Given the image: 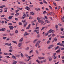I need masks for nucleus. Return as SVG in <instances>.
Instances as JSON below:
<instances>
[{
	"label": "nucleus",
	"instance_id": "obj_42",
	"mask_svg": "<svg viewBox=\"0 0 64 64\" xmlns=\"http://www.w3.org/2000/svg\"><path fill=\"white\" fill-rule=\"evenodd\" d=\"M60 52V50H58L56 52V53H59Z\"/></svg>",
	"mask_w": 64,
	"mask_h": 64
},
{
	"label": "nucleus",
	"instance_id": "obj_22",
	"mask_svg": "<svg viewBox=\"0 0 64 64\" xmlns=\"http://www.w3.org/2000/svg\"><path fill=\"white\" fill-rule=\"evenodd\" d=\"M4 54V55H9V54H8L7 53H5Z\"/></svg>",
	"mask_w": 64,
	"mask_h": 64
},
{
	"label": "nucleus",
	"instance_id": "obj_37",
	"mask_svg": "<svg viewBox=\"0 0 64 64\" xmlns=\"http://www.w3.org/2000/svg\"><path fill=\"white\" fill-rule=\"evenodd\" d=\"M49 60L50 61H52V58H49Z\"/></svg>",
	"mask_w": 64,
	"mask_h": 64
},
{
	"label": "nucleus",
	"instance_id": "obj_51",
	"mask_svg": "<svg viewBox=\"0 0 64 64\" xmlns=\"http://www.w3.org/2000/svg\"><path fill=\"white\" fill-rule=\"evenodd\" d=\"M53 4H54V6H56V3H54V2H53Z\"/></svg>",
	"mask_w": 64,
	"mask_h": 64
},
{
	"label": "nucleus",
	"instance_id": "obj_46",
	"mask_svg": "<svg viewBox=\"0 0 64 64\" xmlns=\"http://www.w3.org/2000/svg\"><path fill=\"white\" fill-rule=\"evenodd\" d=\"M27 32H25V33L24 34V36H27Z\"/></svg>",
	"mask_w": 64,
	"mask_h": 64
},
{
	"label": "nucleus",
	"instance_id": "obj_10",
	"mask_svg": "<svg viewBox=\"0 0 64 64\" xmlns=\"http://www.w3.org/2000/svg\"><path fill=\"white\" fill-rule=\"evenodd\" d=\"M4 7H5V5H3L2 6H0V8L1 9H3Z\"/></svg>",
	"mask_w": 64,
	"mask_h": 64
},
{
	"label": "nucleus",
	"instance_id": "obj_41",
	"mask_svg": "<svg viewBox=\"0 0 64 64\" xmlns=\"http://www.w3.org/2000/svg\"><path fill=\"white\" fill-rule=\"evenodd\" d=\"M9 28H14V26H9Z\"/></svg>",
	"mask_w": 64,
	"mask_h": 64
},
{
	"label": "nucleus",
	"instance_id": "obj_55",
	"mask_svg": "<svg viewBox=\"0 0 64 64\" xmlns=\"http://www.w3.org/2000/svg\"><path fill=\"white\" fill-rule=\"evenodd\" d=\"M51 36H52V34H50V35L48 36V37H51Z\"/></svg>",
	"mask_w": 64,
	"mask_h": 64
},
{
	"label": "nucleus",
	"instance_id": "obj_29",
	"mask_svg": "<svg viewBox=\"0 0 64 64\" xmlns=\"http://www.w3.org/2000/svg\"><path fill=\"white\" fill-rule=\"evenodd\" d=\"M15 33L16 34H17L18 33V31L17 30H16L15 31Z\"/></svg>",
	"mask_w": 64,
	"mask_h": 64
},
{
	"label": "nucleus",
	"instance_id": "obj_21",
	"mask_svg": "<svg viewBox=\"0 0 64 64\" xmlns=\"http://www.w3.org/2000/svg\"><path fill=\"white\" fill-rule=\"evenodd\" d=\"M27 24H28L27 22L25 24H24V27H26V26H27Z\"/></svg>",
	"mask_w": 64,
	"mask_h": 64
},
{
	"label": "nucleus",
	"instance_id": "obj_24",
	"mask_svg": "<svg viewBox=\"0 0 64 64\" xmlns=\"http://www.w3.org/2000/svg\"><path fill=\"white\" fill-rule=\"evenodd\" d=\"M39 31V30H36L34 31V32H38V31Z\"/></svg>",
	"mask_w": 64,
	"mask_h": 64
},
{
	"label": "nucleus",
	"instance_id": "obj_4",
	"mask_svg": "<svg viewBox=\"0 0 64 64\" xmlns=\"http://www.w3.org/2000/svg\"><path fill=\"white\" fill-rule=\"evenodd\" d=\"M22 45V43H20L18 44V46L19 47H21Z\"/></svg>",
	"mask_w": 64,
	"mask_h": 64
},
{
	"label": "nucleus",
	"instance_id": "obj_53",
	"mask_svg": "<svg viewBox=\"0 0 64 64\" xmlns=\"http://www.w3.org/2000/svg\"><path fill=\"white\" fill-rule=\"evenodd\" d=\"M7 39V37H4L3 38V39H4V40H5V39Z\"/></svg>",
	"mask_w": 64,
	"mask_h": 64
},
{
	"label": "nucleus",
	"instance_id": "obj_27",
	"mask_svg": "<svg viewBox=\"0 0 64 64\" xmlns=\"http://www.w3.org/2000/svg\"><path fill=\"white\" fill-rule=\"evenodd\" d=\"M20 56L21 57H24V55H23V54L22 53H21V54Z\"/></svg>",
	"mask_w": 64,
	"mask_h": 64
},
{
	"label": "nucleus",
	"instance_id": "obj_23",
	"mask_svg": "<svg viewBox=\"0 0 64 64\" xmlns=\"http://www.w3.org/2000/svg\"><path fill=\"white\" fill-rule=\"evenodd\" d=\"M54 41H56V42L57 41V38H54Z\"/></svg>",
	"mask_w": 64,
	"mask_h": 64
},
{
	"label": "nucleus",
	"instance_id": "obj_16",
	"mask_svg": "<svg viewBox=\"0 0 64 64\" xmlns=\"http://www.w3.org/2000/svg\"><path fill=\"white\" fill-rule=\"evenodd\" d=\"M52 14V12H50V13L47 14V15L48 16H50Z\"/></svg>",
	"mask_w": 64,
	"mask_h": 64
},
{
	"label": "nucleus",
	"instance_id": "obj_18",
	"mask_svg": "<svg viewBox=\"0 0 64 64\" xmlns=\"http://www.w3.org/2000/svg\"><path fill=\"white\" fill-rule=\"evenodd\" d=\"M43 2L44 4H47V2L45 0H43Z\"/></svg>",
	"mask_w": 64,
	"mask_h": 64
},
{
	"label": "nucleus",
	"instance_id": "obj_60",
	"mask_svg": "<svg viewBox=\"0 0 64 64\" xmlns=\"http://www.w3.org/2000/svg\"><path fill=\"white\" fill-rule=\"evenodd\" d=\"M61 50L62 51H64V48H61Z\"/></svg>",
	"mask_w": 64,
	"mask_h": 64
},
{
	"label": "nucleus",
	"instance_id": "obj_61",
	"mask_svg": "<svg viewBox=\"0 0 64 64\" xmlns=\"http://www.w3.org/2000/svg\"><path fill=\"white\" fill-rule=\"evenodd\" d=\"M45 41H46V39H44L42 40V41H43V42H45Z\"/></svg>",
	"mask_w": 64,
	"mask_h": 64
},
{
	"label": "nucleus",
	"instance_id": "obj_44",
	"mask_svg": "<svg viewBox=\"0 0 64 64\" xmlns=\"http://www.w3.org/2000/svg\"><path fill=\"white\" fill-rule=\"evenodd\" d=\"M38 42H37V44L36 45V46L37 47H38Z\"/></svg>",
	"mask_w": 64,
	"mask_h": 64
},
{
	"label": "nucleus",
	"instance_id": "obj_7",
	"mask_svg": "<svg viewBox=\"0 0 64 64\" xmlns=\"http://www.w3.org/2000/svg\"><path fill=\"white\" fill-rule=\"evenodd\" d=\"M26 10H28V11H29L30 9V8L28 6H26Z\"/></svg>",
	"mask_w": 64,
	"mask_h": 64
},
{
	"label": "nucleus",
	"instance_id": "obj_58",
	"mask_svg": "<svg viewBox=\"0 0 64 64\" xmlns=\"http://www.w3.org/2000/svg\"><path fill=\"white\" fill-rule=\"evenodd\" d=\"M44 18H45V19H46V20L48 19V18L46 16H45Z\"/></svg>",
	"mask_w": 64,
	"mask_h": 64
},
{
	"label": "nucleus",
	"instance_id": "obj_32",
	"mask_svg": "<svg viewBox=\"0 0 64 64\" xmlns=\"http://www.w3.org/2000/svg\"><path fill=\"white\" fill-rule=\"evenodd\" d=\"M20 15V13H19L16 14H15L16 16H18V15Z\"/></svg>",
	"mask_w": 64,
	"mask_h": 64
},
{
	"label": "nucleus",
	"instance_id": "obj_11",
	"mask_svg": "<svg viewBox=\"0 0 64 64\" xmlns=\"http://www.w3.org/2000/svg\"><path fill=\"white\" fill-rule=\"evenodd\" d=\"M23 38H21L20 40H19V42H22V41H23Z\"/></svg>",
	"mask_w": 64,
	"mask_h": 64
},
{
	"label": "nucleus",
	"instance_id": "obj_54",
	"mask_svg": "<svg viewBox=\"0 0 64 64\" xmlns=\"http://www.w3.org/2000/svg\"><path fill=\"white\" fill-rule=\"evenodd\" d=\"M37 19L38 20H41V18H39V17L37 18Z\"/></svg>",
	"mask_w": 64,
	"mask_h": 64
},
{
	"label": "nucleus",
	"instance_id": "obj_62",
	"mask_svg": "<svg viewBox=\"0 0 64 64\" xmlns=\"http://www.w3.org/2000/svg\"><path fill=\"white\" fill-rule=\"evenodd\" d=\"M50 41L48 40L47 42V44H49V43H50Z\"/></svg>",
	"mask_w": 64,
	"mask_h": 64
},
{
	"label": "nucleus",
	"instance_id": "obj_1",
	"mask_svg": "<svg viewBox=\"0 0 64 64\" xmlns=\"http://www.w3.org/2000/svg\"><path fill=\"white\" fill-rule=\"evenodd\" d=\"M10 50H9V52H13V48H12V46H11L10 48Z\"/></svg>",
	"mask_w": 64,
	"mask_h": 64
},
{
	"label": "nucleus",
	"instance_id": "obj_48",
	"mask_svg": "<svg viewBox=\"0 0 64 64\" xmlns=\"http://www.w3.org/2000/svg\"><path fill=\"white\" fill-rule=\"evenodd\" d=\"M33 6L32 5H31L30 6V7H33Z\"/></svg>",
	"mask_w": 64,
	"mask_h": 64
},
{
	"label": "nucleus",
	"instance_id": "obj_9",
	"mask_svg": "<svg viewBox=\"0 0 64 64\" xmlns=\"http://www.w3.org/2000/svg\"><path fill=\"white\" fill-rule=\"evenodd\" d=\"M22 22H23L24 24H25L26 22V20H22Z\"/></svg>",
	"mask_w": 64,
	"mask_h": 64
},
{
	"label": "nucleus",
	"instance_id": "obj_20",
	"mask_svg": "<svg viewBox=\"0 0 64 64\" xmlns=\"http://www.w3.org/2000/svg\"><path fill=\"white\" fill-rule=\"evenodd\" d=\"M36 52L37 54H39V52H38V50H36Z\"/></svg>",
	"mask_w": 64,
	"mask_h": 64
},
{
	"label": "nucleus",
	"instance_id": "obj_63",
	"mask_svg": "<svg viewBox=\"0 0 64 64\" xmlns=\"http://www.w3.org/2000/svg\"><path fill=\"white\" fill-rule=\"evenodd\" d=\"M60 42H59L58 44V46H59V45H60Z\"/></svg>",
	"mask_w": 64,
	"mask_h": 64
},
{
	"label": "nucleus",
	"instance_id": "obj_50",
	"mask_svg": "<svg viewBox=\"0 0 64 64\" xmlns=\"http://www.w3.org/2000/svg\"><path fill=\"white\" fill-rule=\"evenodd\" d=\"M50 19L51 20H52V21H53V18L52 17H50Z\"/></svg>",
	"mask_w": 64,
	"mask_h": 64
},
{
	"label": "nucleus",
	"instance_id": "obj_47",
	"mask_svg": "<svg viewBox=\"0 0 64 64\" xmlns=\"http://www.w3.org/2000/svg\"><path fill=\"white\" fill-rule=\"evenodd\" d=\"M39 3L41 5H43V2H39Z\"/></svg>",
	"mask_w": 64,
	"mask_h": 64
},
{
	"label": "nucleus",
	"instance_id": "obj_5",
	"mask_svg": "<svg viewBox=\"0 0 64 64\" xmlns=\"http://www.w3.org/2000/svg\"><path fill=\"white\" fill-rule=\"evenodd\" d=\"M5 28H2V29H1L0 30V31H1L2 32H3V31H4V30H5Z\"/></svg>",
	"mask_w": 64,
	"mask_h": 64
},
{
	"label": "nucleus",
	"instance_id": "obj_34",
	"mask_svg": "<svg viewBox=\"0 0 64 64\" xmlns=\"http://www.w3.org/2000/svg\"><path fill=\"white\" fill-rule=\"evenodd\" d=\"M48 34H48V33H46L45 34V36H47L48 35Z\"/></svg>",
	"mask_w": 64,
	"mask_h": 64
},
{
	"label": "nucleus",
	"instance_id": "obj_31",
	"mask_svg": "<svg viewBox=\"0 0 64 64\" xmlns=\"http://www.w3.org/2000/svg\"><path fill=\"white\" fill-rule=\"evenodd\" d=\"M20 64H24V62H19Z\"/></svg>",
	"mask_w": 64,
	"mask_h": 64
},
{
	"label": "nucleus",
	"instance_id": "obj_49",
	"mask_svg": "<svg viewBox=\"0 0 64 64\" xmlns=\"http://www.w3.org/2000/svg\"><path fill=\"white\" fill-rule=\"evenodd\" d=\"M38 58L40 60H42V57H38Z\"/></svg>",
	"mask_w": 64,
	"mask_h": 64
},
{
	"label": "nucleus",
	"instance_id": "obj_59",
	"mask_svg": "<svg viewBox=\"0 0 64 64\" xmlns=\"http://www.w3.org/2000/svg\"><path fill=\"white\" fill-rule=\"evenodd\" d=\"M49 7L50 8V9L52 10V7H51V6H49Z\"/></svg>",
	"mask_w": 64,
	"mask_h": 64
},
{
	"label": "nucleus",
	"instance_id": "obj_36",
	"mask_svg": "<svg viewBox=\"0 0 64 64\" xmlns=\"http://www.w3.org/2000/svg\"><path fill=\"white\" fill-rule=\"evenodd\" d=\"M10 35L11 36H12L13 35H14V33H13L12 34H11L10 33Z\"/></svg>",
	"mask_w": 64,
	"mask_h": 64
},
{
	"label": "nucleus",
	"instance_id": "obj_43",
	"mask_svg": "<svg viewBox=\"0 0 64 64\" xmlns=\"http://www.w3.org/2000/svg\"><path fill=\"white\" fill-rule=\"evenodd\" d=\"M40 37V34H38L37 36V38H39V37Z\"/></svg>",
	"mask_w": 64,
	"mask_h": 64
},
{
	"label": "nucleus",
	"instance_id": "obj_15",
	"mask_svg": "<svg viewBox=\"0 0 64 64\" xmlns=\"http://www.w3.org/2000/svg\"><path fill=\"white\" fill-rule=\"evenodd\" d=\"M57 55V54L56 53H54V55L53 56V58H54L55 57V56Z\"/></svg>",
	"mask_w": 64,
	"mask_h": 64
},
{
	"label": "nucleus",
	"instance_id": "obj_13",
	"mask_svg": "<svg viewBox=\"0 0 64 64\" xmlns=\"http://www.w3.org/2000/svg\"><path fill=\"white\" fill-rule=\"evenodd\" d=\"M30 14L31 15L34 16V13H33V12H32L30 13Z\"/></svg>",
	"mask_w": 64,
	"mask_h": 64
},
{
	"label": "nucleus",
	"instance_id": "obj_12",
	"mask_svg": "<svg viewBox=\"0 0 64 64\" xmlns=\"http://www.w3.org/2000/svg\"><path fill=\"white\" fill-rule=\"evenodd\" d=\"M52 30H50L48 32V34H50V33H51L52 32Z\"/></svg>",
	"mask_w": 64,
	"mask_h": 64
},
{
	"label": "nucleus",
	"instance_id": "obj_8",
	"mask_svg": "<svg viewBox=\"0 0 64 64\" xmlns=\"http://www.w3.org/2000/svg\"><path fill=\"white\" fill-rule=\"evenodd\" d=\"M13 16H9L8 17L9 19V20H10V19H12V18H13Z\"/></svg>",
	"mask_w": 64,
	"mask_h": 64
},
{
	"label": "nucleus",
	"instance_id": "obj_64",
	"mask_svg": "<svg viewBox=\"0 0 64 64\" xmlns=\"http://www.w3.org/2000/svg\"><path fill=\"white\" fill-rule=\"evenodd\" d=\"M60 38H64V36H60Z\"/></svg>",
	"mask_w": 64,
	"mask_h": 64
},
{
	"label": "nucleus",
	"instance_id": "obj_26",
	"mask_svg": "<svg viewBox=\"0 0 64 64\" xmlns=\"http://www.w3.org/2000/svg\"><path fill=\"white\" fill-rule=\"evenodd\" d=\"M45 27H43L42 28V29H41V31H43V30H44V29H45Z\"/></svg>",
	"mask_w": 64,
	"mask_h": 64
},
{
	"label": "nucleus",
	"instance_id": "obj_19",
	"mask_svg": "<svg viewBox=\"0 0 64 64\" xmlns=\"http://www.w3.org/2000/svg\"><path fill=\"white\" fill-rule=\"evenodd\" d=\"M56 30H58V26L57 25H56Z\"/></svg>",
	"mask_w": 64,
	"mask_h": 64
},
{
	"label": "nucleus",
	"instance_id": "obj_25",
	"mask_svg": "<svg viewBox=\"0 0 64 64\" xmlns=\"http://www.w3.org/2000/svg\"><path fill=\"white\" fill-rule=\"evenodd\" d=\"M12 42H13V43H15V44H17V42L16 41H12Z\"/></svg>",
	"mask_w": 64,
	"mask_h": 64
},
{
	"label": "nucleus",
	"instance_id": "obj_57",
	"mask_svg": "<svg viewBox=\"0 0 64 64\" xmlns=\"http://www.w3.org/2000/svg\"><path fill=\"white\" fill-rule=\"evenodd\" d=\"M15 20H16V21H18V18H15Z\"/></svg>",
	"mask_w": 64,
	"mask_h": 64
},
{
	"label": "nucleus",
	"instance_id": "obj_45",
	"mask_svg": "<svg viewBox=\"0 0 64 64\" xmlns=\"http://www.w3.org/2000/svg\"><path fill=\"white\" fill-rule=\"evenodd\" d=\"M24 17H27V15L25 14H24Z\"/></svg>",
	"mask_w": 64,
	"mask_h": 64
},
{
	"label": "nucleus",
	"instance_id": "obj_14",
	"mask_svg": "<svg viewBox=\"0 0 64 64\" xmlns=\"http://www.w3.org/2000/svg\"><path fill=\"white\" fill-rule=\"evenodd\" d=\"M37 41H38V40L37 39L35 40L33 42L34 43H35Z\"/></svg>",
	"mask_w": 64,
	"mask_h": 64
},
{
	"label": "nucleus",
	"instance_id": "obj_56",
	"mask_svg": "<svg viewBox=\"0 0 64 64\" xmlns=\"http://www.w3.org/2000/svg\"><path fill=\"white\" fill-rule=\"evenodd\" d=\"M61 30V31H64V28H62Z\"/></svg>",
	"mask_w": 64,
	"mask_h": 64
},
{
	"label": "nucleus",
	"instance_id": "obj_52",
	"mask_svg": "<svg viewBox=\"0 0 64 64\" xmlns=\"http://www.w3.org/2000/svg\"><path fill=\"white\" fill-rule=\"evenodd\" d=\"M41 23L42 24H43L44 23H45V22H44V21L42 22H41Z\"/></svg>",
	"mask_w": 64,
	"mask_h": 64
},
{
	"label": "nucleus",
	"instance_id": "obj_33",
	"mask_svg": "<svg viewBox=\"0 0 64 64\" xmlns=\"http://www.w3.org/2000/svg\"><path fill=\"white\" fill-rule=\"evenodd\" d=\"M26 17H28V16H29V14H28V12H26Z\"/></svg>",
	"mask_w": 64,
	"mask_h": 64
},
{
	"label": "nucleus",
	"instance_id": "obj_6",
	"mask_svg": "<svg viewBox=\"0 0 64 64\" xmlns=\"http://www.w3.org/2000/svg\"><path fill=\"white\" fill-rule=\"evenodd\" d=\"M12 58L13 59H15V60H16L17 59V58H16V57L14 56H12Z\"/></svg>",
	"mask_w": 64,
	"mask_h": 64
},
{
	"label": "nucleus",
	"instance_id": "obj_38",
	"mask_svg": "<svg viewBox=\"0 0 64 64\" xmlns=\"http://www.w3.org/2000/svg\"><path fill=\"white\" fill-rule=\"evenodd\" d=\"M8 25H10V26H11L12 25V24L11 23H9L8 24Z\"/></svg>",
	"mask_w": 64,
	"mask_h": 64
},
{
	"label": "nucleus",
	"instance_id": "obj_3",
	"mask_svg": "<svg viewBox=\"0 0 64 64\" xmlns=\"http://www.w3.org/2000/svg\"><path fill=\"white\" fill-rule=\"evenodd\" d=\"M31 57V56H29L28 57V58H29L28 59V61H30V60L32 59V58H30Z\"/></svg>",
	"mask_w": 64,
	"mask_h": 64
},
{
	"label": "nucleus",
	"instance_id": "obj_40",
	"mask_svg": "<svg viewBox=\"0 0 64 64\" xmlns=\"http://www.w3.org/2000/svg\"><path fill=\"white\" fill-rule=\"evenodd\" d=\"M46 13H47V12H46V11H44L43 12V14H46Z\"/></svg>",
	"mask_w": 64,
	"mask_h": 64
},
{
	"label": "nucleus",
	"instance_id": "obj_17",
	"mask_svg": "<svg viewBox=\"0 0 64 64\" xmlns=\"http://www.w3.org/2000/svg\"><path fill=\"white\" fill-rule=\"evenodd\" d=\"M46 22L47 23H50V21H48V20H46Z\"/></svg>",
	"mask_w": 64,
	"mask_h": 64
},
{
	"label": "nucleus",
	"instance_id": "obj_30",
	"mask_svg": "<svg viewBox=\"0 0 64 64\" xmlns=\"http://www.w3.org/2000/svg\"><path fill=\"white\" fill-rule=\"evenodd\" d=\"M18 24L19 25H20V26H21V25H22V22H19Z\"/></svg>",
	"mask_w": 64,
	"mask_h": 64
},
{
	"label": "nucleus",
	"instance_id": "obj_28",
	"mask_svg": "<svg viewBox=\"0 0 64 64\" xmlns=\"http://www.w3.org/2000/svg\"><path fill=\"white\" fill-rule=\"evenodd\" d=\"M59 48V46H58L56 47V48H55V50H57Z\"/></svg>",
	"mask_w": 64,
	"mask_h": 64
},
{
	"label": "nucleus",
	"instance_id": "obj_2",
	"mask_svg": "<svg viewBox=\"0 0 64 64\" xmlns=\"http://www.w3.org/2000/svg\"><path fill=\"white\" fill-rule=\"evenodd\" d=\"M54 46V45L52 44V45H50L49 47L48 48V49H51Z\"/></svg>",
	"mask_w": 64,
	"mask_h": 64
},
{
	"label": "nucleus",
	"instance_id": "obj_39",
	"mask_svg": "<svg viewBox=\"0 0 64 64\" xmlns=\"http://www.w3.org/2000/svg\"><path fill=\"white\" fill-rule=\"evenodd\" d=\"M36 62H38V64H40V62H39V60H36Z\"/></svg>",
	"mask_w": 64,
	"mask_h": 64
},
{
	"label": "nucleus",
	"instance_id": "obj_35",
	"mask_svg": "<svg viewBox=\"0 0 64 64\" xmlns=\"http://www.w3.org/2000/svg\"><path fill=\"white\" fill-rule=\"evenodd\" d=\"M26 50L28 51V50H29V47H28L26 48Z\"/></svg>",
	"mask_w": 64,
	"mask_h": 64
}]
</instances>
